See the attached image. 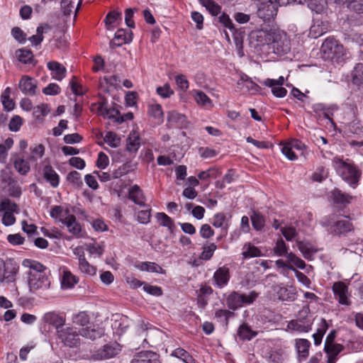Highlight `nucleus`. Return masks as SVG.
<instances>
[{
	"instance_id": "1",
	"label": "nucleus",
	"mask_w": 363,
	"mask_h": 363,
	"mask_svg": "<svg viewBox=\"0 0 363 363\" xmlns=\"http://www.w3.org/2000/svg\"><path fill=\"white\" fill-rule=\"evenodd\" d=\"M333 167L341 178L353 189L359 184L362 176L361 169L351 160H343L339 157L333 160Z\"/></svg>"
},
{
	"instance_id": "2",
	"label": "nucleus",
	"mask_w": 363,
	"mask_h": 363,
	"mask_svg": "<svg viewBox=\"0 0 363 363\" xmlns=\"http://www.w3.org/2000/svg\"><path fill=\"white\" fill-rule=\"evenodd\" d=\"M323 57L335 62L344 61L346 52L342 44L334 38H328L321 46Z\"/></svg>"
},
{
	"instance_id": "3",
	"label": "nucleus",
	"mask_w": 363,
	"mask_h": 363,
	"mask_svg": "<svg viewBox=\"0 0 363 363\" xmlns=\"http://www.w3.org/2000/svg\"><path fill=\"white\" fill-rule=\"evenodd\" d=\"M258 295L255 291H251L247 294L232 291L228 294H225L224 296L227 307L234 312L245 305L252 304L257 299Z\"/></svg>"
},
{
	"instance_id": "4",
	"label": "nucleus",
	"mask_w": 363,
	"mask_h": 363,
	"mask_svg": "<svg viewBox=\"0 0 363 363\" xmlns=\"http://www.w3.org/2000/svg\"><path fill=\"white\" fill-rule=\"evenodd\" d=\"M268 49L278 55L289 53L291 50V40L287 34L282 30L274 29Z\"/></svg>"
},
{
	"instance_id": "5",
	"label": "nucleus",
	"mask_w": 363,
	"mask_h": 363,
	"mask_svg": "<svg viewBox=\"0 0 363 363\" xmlns=\"http://www.w3.org/2000/svg\"><path fill=\"white\" fill-rule=\"evenodd\" d=\"M257 9V16L264 21H270L277 14L279 0H261Z\"/></svg>"
},
{
	"instance_id": "6",
	"label": "nucleus",
	"mask_w": 363,
	"mask_h": 363,
	"mask_svg": "<svg viewBox=\"0 0 363 363\" xmlns=\"http://www.w3.org/2000/svg\"><path fill=\"white\" fill-rule=\"evenodd\" d=\"M79 333L76 328L67 327L58 329L57 336L59 340L65 345L69 347H74L79 345Z\"/></svg>"
},
{
	"instance_id": "7",
	"label": "nucleus",
	"mask_w": 363,
	"mask_h": 363,
	"mask_svg": "<svg viewBox=\"0 0 363 363\" xmlns=\"http://www.w3.org/2000/svg\"><path fill=\"white\" fill-rule=\"evenodd\" d=\"M279 300L282 301H294L297 298L296 288L293 285H283L282 284L274 287Z\"/></svg>"
},
{
	"instance_id": "8",
	"label": "nucleus",
	"mask_w": 363,
	"mask_h": 363,
	"mask_svg": "<svg viewBox=\"0 0 363 363\" xmlns=\"http://www.w3.org/2000/svg\"><path fill=\"white\" fill-rule=\"evenodd\" d=\"M230 279V272L227 265L219 267L215 271L212 278L213 284L218 289H223L226 286Z\"/></svg>"
},
{
	"instance_id": "9",
	"label": "nucleus",
	"mask_w": 363,
	"mask_h": 363,
	"mask_svg": "<svg viewBox=\"0 0 363 363\" xmlns=\"http://www.w3.org/2000/svg\"><path fill=\"white\" fill-rule=\"evenodd\" d=\"M19 270L18 263L13 259H8L4 261V267L2 272V282L12 283L16 281V277Z\"/></svg>"
},
{
	"instance_id": "10",
	"label": "nucleus",
	"mask_w": 363,
	"mask_h": 363,
	"mask_svg": "<svg viewBox=\"0 0 363 363\" xmlns=\"http://www.w3.org/2000/svg\"><path fill=\"white\" fill-rule=\"evenodd\" d=\"M333 292L338 303L341 305L349 306L351 301L349 299L348 286L342 281H336L332 286Z\"/></svg>"
},
{
	"instance_id": "11",
	"label": "nucleus",
	"mask_w": 363,
	"mask_h": 363,
	"mask_svg": "<svg viewBox=\"0 0 363 363\" xmlns=\"http://www.w3.org/2000/svg\"><path fill=\"white\" fill-rule=\"evenodd\" d=\"M332 233L339 236L346 235L347 233L354 232V227L352 222L348 219V216L337 220L330 226Z\"/></svg>"
},
{
	"instance_id": "12",
	"label": "nucleus",
	"mask_w": 363,
	"mask_h": 363,
	"mask_svg": "<svg viewBox=\"0 0 363 363\" xmlns=\"http://www.w3.org/2000/svg\"><path fill=\"white\" fill-rule=\"evenodd\" d=\"M353 199H354V196L342 192L337 188H335L330 192V201L337 207L345 208L348 204L351 203Z\"/></svg>"
},
{
	"instance_id": "13",
	"label": "nucleus",
	"mask_w": 363,
	"mask_h": 363,
	"mask_svg": "<svg viewBox=\"0 0 363 363\" xmlns=\"http://www.w3.org/2000/svg\"><path fill=\"white\" fill-rule=\"evenodd\" d=\"M50 282L45 274H28V286L31 291L46 289Z\"/></svg>"
},
{
	"instance_id": "14",
	"label": "nucleus",
	"mask_w": 363,
	"mask_h": 363,
	"mask_svg": "<svg viewBox=\"0 0 363 363\" xmlns=\"http://www.w3.org/2000/svg\"><path fill=\"white\" fill-rule=\"evenodd\" d=\"M274 29L252 30L250 34L251 43H256V45H267L269 47Z\"/></svg>"
},
{
	"instance_id": "15",
	"label": "nucleus",
	"mask_w": 363,
	"mask_h": 363,
	"mask_svg": "<svg viewBox=\"0 0 363 363\" xmlns=\"http://www.w3.org/2000/svg\"><path fill=\"white\" fill-rule=\"evenodd\" d=\"M120 351L121 347L118 343L110 342L98 350L94 354V357L97 359H109L118 354Z\"/></svg>"
},
{
	"instance_id": "16",
	"label": "nucleus",
	"mask_w": 363,
	"mask_h": 363,
	"mask_svg": "<svg viewBox=\"0 0 363 363\" xmlns=\"http://www.w3.org/2000/svg\"><path fill=\"white\" fill-rule=\"evenodd\" d=\"M39 173L52 188H57L60 184V176L50 164H44Z\"/></svg>"
},
{
	"instance_id": "17",
	"label": "nucleus",
	"mask_w": 363,
	"mask_h": 363,
	"mask_svg": "<svg viewBox=\"0 0 363 363\" xmlns=\"http://www.w3.org/2000/svg\"><path fill=\"white\" fill-rule=\"evenodd\" d=\"M133 40L132 31H127L125 29L120 28L115 33L114 38L111 40L109 45L111 49L121 47L124 44L130 43Z\"/></svg>"
},
{
	"instance_id": "18",
	"label": "nucleus",
	"mask_w": 363,
	"mask_h": 363,
	"mask_svg": "<svg viewBox=\"0 0 363 363\" xmlns=\"http://www.w3.org/2000/svg\"><path fill=\"white\" fill-rule=\"evenodd\" d=\"M63 225L67 228L69 233L76 238H81L84 237L82 227L77 220L76 216L74 214L64 218Z\"/></svg>"
},
{
	"instance_id": "19",
	"label": "nucleus",
	"mask_w": 363,
	"mask_h": 363,
	"mask_svg": "<svg viewBox=\"0 0 363 363\" xmlns=\"http://www.w3.org/2000/svg\"><path fill=\"white\" fill-rule=\"evenodd\" d=\"M131 363H158V355L152 351H143L136 353Z\"/></svg>"
},
{
	"instance_id": "20",
	"label": "nucleus",
	"mask_w": 363,
	"mask_h": 363,
	"mask_svg": "<svg viewBox=\"0 0 363 363\" xmlns=\"http://www.w3.org/2000/svg\"><path fill=\"white\" fill-rule=\"evenodd\" d=\"M43 320L45 323L53 325L57 329V333H58V329L63 328L65 323V316L55 312L46 313L44 315Z\"/></svg>"
},
{
	"instance_id": "21",
	"label": "nucleus",
	"mask_w": 363,
	"mask_h": 363,
	"mask_svg": "<svg viewBox=\"0 0 363 363\" xmlns=\"http://www.w3.org/2000/svg\"><path fill=\"white\" fill-rule=\"evenodd\" d=\"M167 121L172 127L175 128H182L187 125L186 116L174 111L169 112Z\"/></svg>"
},
{
	"instance_id": "22",
	"label": "nucleus",
	"mask_w": 363,
	"mask_h": 363,
	"mask_svg": "<svg viewBox=\"0 0 363 363\" xmlns=\"http://www.w3.org/2000/svg\"><path fill=\"white\" fill-rule=\"evenodd\" d=\"M48 68L52 72V77L57 81L62 80L67 73L66 68L57 61H50L47 64Z\"/></svg>"
},
{
	"instance_id": "23",
	"label": "nucleus",
	"mask_w": 363,
	"mask_h": 363,
	"mask_svg": "<svg viewBox=\"0 0 363 363\" xmlns=\"http://www.w3.org/2000/svg\"><path fill=\"white\" fill-rule=\"evenodd\" d=\"M128 199L140 206H146V199L144 193L137 184L133 186L129 189Z\"/></svg>"
},
{
	"instance_id": "24",
	"label": "nucleus",
	"mask_w": 363,
	"mask_h": 363,
	"mask_svg": "<svg viewBox=\"0 0 363 363\" xmlns=\"http://www.w3.org/2000/svg\"><path fill=\"white\" fill-rule=\"evenodd\" d=\"M106 101H102L99 104L98 113L99 115L107 117L108 118L113 119L116 123L117 118L120 116V111L116 107L108 108L106 106Z\"/></svg>"
},
{
	"instance_id": "25",
	"label": "nucleus",
	"mask_w": 363,
	"mask_h": 363,
	"mask_svg": "<svg viewBox=\"0 0 363 363\" xmlns=\"http://www.w3.org/2000/svg\"><path fill=\"white\" fill-rule=\"evenodd\" d=\"M121 22L122 13L116 10L109 11L104 19V23L108 30L116 28Z\"/></svg>"
},
{
	"instance_id": "26",
	"label": "nucleus",
	"mask_w": 363,
	"mask_h": 363,
	"mask_svg": "<svg viewBox=\"0 0 363 363\" xmlns=\"http://www.w3.org/2000/svg\"><path fill=\"white\" fill-rule=\"evenodd\" d=\"M296 349L298 352L299 361H303L307 359L309 354V348L311 342L306 339H297L296 340Z\"/></svg>"
},
{
	"instance_id": "27",
	"label": "nucleus",
	"mask_w": 363,
	"mask_h": 363,
	"mask_svg": "<svg viewBox=\"0 0 363 363\" xmlns=\"http://www.w3.org/2000/svg\"><path fill=\"white\" fill-rule=\"evenodd\" d=\"M213 23L216 26L220 25L225 29H228L232 33H235L236 28L229 15L225 12H221L217 17L213 18Z\"/></svg>"
},
{
	"instance_id": "28",
	"label": "nucleus",
	"mask_w": 363,
	"mask_h": 363,
	"mask_svg": "<svg viewBox=\"0 0 363 363\" xmlns=\"http://www.w3.org/2000/svg\"><path fill=\"white\" fill-rule=\"evenodd\" d=\"M36 87L33 79L28 76H23L19 82L20 89L26 94L35 95Z\"/></svg>"
},
{
	"instance_id": "29",
	"label": "nucleus",
	"mask_w": 363,
	"mask_h": 363,
	"mask_svg": "<svg viewBox=\"0 0 363 363\" xmlns=\"http://www.w3.org/2000/svg\"><path fill=\"white\" fill-rule=\"evenodd\" d=\"M68 208H64L61 206H54L50 210V216L57 222L63 224V219L71 216Z\"/></svg>"
},
{
	"instance_id": "30",
	"label": "nucleus",
	"mask_w": 363,
	"mask_h": 363,
	"mask_svg": "<svg viewBox=\"0 0 363 363\" xmlns=\"http://www.w3.org/2000/svg\"><path fill=\"white\" fill-rule=\"evenodd\" d=\"M206 11L215 18L222 12V6L213 0H199Z\"/></svg>"
},
{
	"instance_id": "31",
	"label": "nucleus",
	"mask_w": 363,
	"mask_h": 363,
	"mask_svg": "<svg viewBox=\"0 0 363 363\" xmlns=\"http://www.w3.org/2000/svg\"><path fill=\"white\" fill-rule=\"evenodd\" d=\"M23 265L30 269L28 274H45L44 272L46 269V267L43 264L33 259H24Z\"/></svg>"
},
{
	"instance_id": "32",
	"label": "nucleus",
	"mask_w": 363,
	"mask_h": 363,
	"mask_svg": "<svg viewBox=\"0 0 363 363\" xmlns=\"http://www.w3.org/2000/svg\"><path fill=\"white\" fill-rule=\"evenodd\" d=\"M79 333L81 336L91 340H94L99 337H101L104 334L102 329L99 328H95L94 326L93 328H83L79 330Z\"/></svg>"
},
{
	"instance_id": "33",
	"label": "nucleus",
	"mask_w": 363,
	"mask_h": 363,
	"mask_svg": "<svg viewBox=\"0 0 363 363\" xmlns=\"http://www.w3.org/2000/svg\"><path fill=\"white\" fill-rule=\"evenodd\" d=\"M79 282V278L72 274L69 271H64L61 280L63 289H71Z\"/></svg>"
},
{
	"instance_id": "34",
	"label": "nucleus",
	"mask_w": 363,
	"mask_h": 363,
	"mask_svg": "<svg viewBox=\"0 0 363 363\" xmlns=\"http://www.w3.org/2000/svg\"><path fill=\"white\" fill-rule=\"evenodd\" d=\"M155 217L160 225L167 227L171 233L174 232L175 225L172 218L164 213H157Z\"/></svg>"
},
{
	"instance_id": "35",
	"label": "nucleus",
	"mask_w": 363,
	"mask_h": 363,
	"mask_svg": "<svg viewBox=\"0 0 363 363\" xmlns=\"http://www.w3.org/2000/svg\"><path fill=\"white\" fill-rule=\"evenodd\" d=\"M288 327L293 330L299 333H307L311 330V323L310 321L301 322L298 320H292L289 323Z\"/></svg>"
},
{
	"instance_id": "36",
	"label": "nucleus",
	"mask_w": 363,
	"mask_h": 363,
	"mask_svg": "<svg viewBox=\"0 0 363 363\" xmlns=\"http://www.w3.org/2000/svg\"><path fill=\"white\" fill-rule=\"evenodd\" d=\"M171 356L181 359L184 363L196 362V359L189 354V352L181 347L174 350L171 353Z\"/></svg>"
},
{
	"instance_id": "37",
	"label": "nucleus",
	"mask_w": 363,
	"mask_h": 363,
	"mask_svg": "<svg viewBox=\"0 0 363 363\" xmlns=\"http://www.w3.org/2000/svg\"><path fill=\"white\" fill-rule=\"evenodd\" d=\"M242 255L244 259L257 257L262 255L260 250L250 242L245 243L242 248Z\"/></svg>"
},
{
	"instance_id": "38",
	"label": "nucleus",
	"mask_w": 363,
	"mask_h": 363,
	"mask_svg": "<svg viewBox=\"0 0 363 363\" xmlns=\"http://www.w3.org/2000/svg\"><path fill=\"white\" fill-rule=\"evenodd\" d=\"M137 267L141 271L155 272L158 274H165V270L155 262H143L137 265Z\"/></svg>"
},
{
	"instance_id": "39",
	"label": "nucleus",
	"mask_w": 363,
	"mask_h": 363,
	"mask_svg": "<svg viewBox=\"0 0 363 363\" xmlns=\"http://www.w3.org/2000/svg\"><path fill=\"white\" fill-rule=\"evenodd\" d=\"M352 82L354 84L363 86V63H357L352 72Z\"/></svg>"
},
{
	"instance_id": "40",
	"label": "nucleus",
	"mask_w": 363,
	"mask_h": 363,
	"mask_svg": "<svg viewBox=\"0 0 363 363\" xmlns=\"http://www.w3.org/2000/svg\"><path fill=\"white\" fill-rule=\"evenodd\" d=\"M298 247L306 259H312L317 250L308 242H298Z\"/></svg>"
},
{
	"instance_id": "41",
	"label": "nucleus",
	"mask_w": 363,
	"mask_h": 363,
	"mask_svg": "<svg viewBox=\"0 0 363 363\" xmlns=\"http://www.w3.org/2000/svg\"><path fill=\"white\" fill-rule=\"evenodd\" d=\"M194 97L197 104L201 106L206 108H211L213 106L211 99L202 91H194Z\"/></svg>"
},
{
	"instance_id": "42",
	"label": "nucleus",
	"mask_w": 363,
	"mask_h": 363,
	"mask_svg": "<svg viewBox=\"0 0 363 363\" xmlns=\"http://www.w3.org/2000/svg\"><path fill=\"white\" fill-rule=\"evenodd\" d=\"M257 333L253 331L250 326L247 324H242L238 330V335L240 340H250L252 338L255 337Z\"/></svg>"
},
{
	"instance_id": "43",
	"label": "nucleus",
	"mask_w": 363,
	"mask_h": 363,
	"mask_svg": "<svg viewBox=\"0 0 363 363\" xmlns=\"http://www.w3.org/2000/svg\"><path fill=\"white\" fill-rule=\"evenodd\" d=\"M235 316V313L230 309H218L215 311V318L228 326L229 319Z\"/></svg>"
},
{
	"instance_id": "44",
	"label": "nucleus",
	"mask_w": 363,
	"mask_h": 363,
	"mask_svg": "<svg viewBox=\"0 0 363 363\" xmlns=\"http://www.w3.org/2000/svg\"><path fill=\"white\" fill-rule=\"evenodd\" d=\"M13 167L21 175H26L30 169L29 162L27 160L20 157L16 158L13 161Z\"/></svg>"
},
{
	"instance_id": "45",
	"label": "nucleus",
	"mask_w": 363,
	"mask_h": 363,
	"mask_svg": "<svg viewBox=\"0 0 363 363\" xmlns=\"http://www.w3.org/2000/svg\"><path fill=\"white\" fill-rule=\"evenodd\" d=\"M202 249L203 251L200 254L199 258L203 260H209L212 258L217 246L215 243L206 242L203 245Z\"/></svg>"
},
{
	"instance_id": "46",
	"label": "nucleus",
	"mask_w": 363,
	"mask_h": 363,
	"mask_svg": "<svg viewBox=\"0 0 363 363\" xmlns=\"http://www.w3.org/2000/svg\"><path fill=\"white\" fill-rule=\"evenodd\" d=\"M226 220V216L224 213H218L213 216L212 225L215 228H221L222 230L224 231V235L227 234L228 225H225Z\"/></svg>"
},
{
	"instance_id": "47",
	"label": "nucleus",
	"mask_w": 363,
	"mask_h": 363,
	"mask_svg": "<svg viewBox=\"0 0 363 363\" xmlns=\"http://www.w3.org/2000/svg\"><path fill=\"white\" fill-rule=\"evenodd\" d=\"M250 219L252 227L255 230L260 231L264 228L265 219L261 213L253 211L252 215L250 216Z\"/></svg>"
},
{
	"instance_id": "48",
	"label": "nucleus",
	"mask_w": 363,
	"mask_h": 363,
	"mask_svg": "<svg viewBox=\"0 0 363 363\" xmlns=\"http://www.w3.org/2000/svg\"><path fill=\"white\" fill-rule=\"evenodd\" d=\"M18 60L23 64H31L34 60V55L30 50L20 49L16 51Z\"/></svg>"
},
{
	"instance_id": "49",
	"label": "nucleus",
	"mask_w": 363,
	"mask_h": 363,
	"mask_svg": "<svg viewBox=\"0 0 363 363\" xmlns=\"http://www.w3.org/2000/svg\"><path fill=\"white\" fill-rule=\"evenodd\" d=\"M50 111V108L47 104H41L33 108V116L37 120H42Z\"/></svg>"
},
{
	"instance_id": "50",
	"label": "nucleus",
	"mask_w": 363,
	"mask_h": 363,
	"mask_svg": "<svg viewBox=\"0 0 363 363\" xmlns=\"http://www.w3.org/2000/svg\"><path fill=\"white\" fill-rule=\"evenodd\" d=\"M79 269L82 273L89 276H94L96 272V268L91 265L86 259L79 262Z\"/></svg>"
},
{
	"instance_id": "51",
	"label": "nucleus",
	"mask_w": 363,
	"mask_h": 363,
	"mask_svg": "<svg viewBox=\"0 0 363 363\" xmlns=\"http://www.w3.org/2000/svg\"><path fill=\"white\" fill-rule=\"evenodd\" d=\"M140 147L139 137L135 134H130L127 139L126 150L130 152H135Z\"/></svg>"
},
{
	"instance_id": "52",
	"label": "nucleus",
	"mask_w": 363,
	"mask_h": 363,
	"mask_svg": "<svg viewBox=\"0 0 363 363\" xmlns=\"http://www.w3.org/2000/svg\"><path fill=\"white\" fill-rule=\"evenodd\" d=\"M104 140L111 147H117L121 143V138L118 137L116 133L112 131H108L106 133Z\"/></svg>"
},
{
	"instance_id": "53",
	"label": "nucleus",
	"mask_w": 363,
	"mask_h": 363,
	"mask_svg": "<svg viewBox=\"0 0 363 363\" xmlns=\"http://www.w3.org/2000/svg\"><path fill=\"white\" fill-rule=\"evenodd\" d=\"M344 350V346L338 343L324 345V351L328 355L337 356Z\"/></svg>"
},
{
	"instance_id": "54",
	"label": "nucleus",
	"mask_w": 363,
	"mask_h": 363,
	"mask_svg": "<svg viewBox=\"0 0 363 363\" xmlns=\"http://www.w3.org/2000/svg\"><path fill=\"white\" fill-rule=\"evenodd\" d=\"M132 171V167L130 162H126L114 170L112 173L113 179H118Z\"/></svg>"
},
{
	"instance_id": "55",
	"label": "nucleus",
	"mask_w": 363,
	"mask_h": 363,
	"mask_svg": "<svg viewBox=\"0 0 363 363\" xmlns=\"http://www.w3.org/2000/svg\"><path fill=\"white\" fill-rule=\"evenodd\" d=\"M146 206L147 208L145 210L138 211L137 216L138 221L143 224H147L150 222L151 208L148 206Z\"/></svg>"
},
{
	"instance_id": "56",
	"label": "nucleus",
	"mask_w": 363,
	"mask_h": 363,
	"mask_svg": "<svg viewBox=\"0 0 363 363\" xmlns=\"http://www.w3.org/2000/svg\"><path fill=\"white\" fill-rule=\"evenodd\" d=\"M328 170L325 167L320 166L318 167L312 175L313 181L321 182L328 177Z\"/></svg>"
},
{
	"instance_id": "57",
	"label": "nucleus",
	"mask_w": 363,
	"mask_h": 363,
	"mask_svg": "<svg viewBox=\"0 0 363 363\" xmlns=\"http://www.w3.org/2000/svg\"><path fill=\"white\" fill-rule=\"evenodd\" d=\"M67 180L77 186H81L83 184L81 174L77 171L70 172L67 176Z\"/></svg>"
},
{
	"instance_id": "58",
	"label": "nucleus",
	"mask_w": 363,
	"mask_h": 363,
	"mask_svg": "<svg viewBox=\"0 0 363 363\" xmlns=\"http://www.w3.org/2000/svg\"><path fill=\"white\" fill-rule=\"evenodd\" d=\"M0 206L2 210L10 211L11 213H18V206L14 202H12L9 199H4L1 201Z\"/></svg>"
},
{
	"instance_id": "59",
	"label": "nucleus",
	"mask_w": 363,
	"mask_h": 363,
	"mask_svg": "<svg viewBox=\"0 0 363 363\" xmlns=\"http://www.w3.org/2000/svg\"><path fill=\"white\" fill-rule=\"evenodd\" d=\"M73 323L81 326H85L89 323V316L86 312H80L74 316Z\"/></svg>"
},
{
	"instance_id": "60",
	"label": "nucleus",
	"mask_w": 363,
	"mask_h": 363,
	"mask_svg": "<svg viewBox=\"0 0 363 363\" xmlns=\"http://www.w3.org/2000/svg\"><path fill=\"white\" fill-rule=\"evenodd\" d=\"M149 115L156 119H161L163 117V111L161 105L152 104L149 106Z\"/></svg>"
},
{
	"instance_id": "61",
	"label": "nucleus",
	"mask_w": 363,
	"mask_h": 363,
	"mask_svg": "<svg viewBox=\"0 0 363 363\" xmlns=\"http://www.w3.org/2000/svg\"><path fill=\"white\" fill-rule=\"evenodd\" d=\"M156 91L157 94L164 99L169 98L174 94V91L167 83L162 86H158Z\"/></svg>"
},
{
	"instance_id": "62",
	"label": "nucleus",
	"mask_w": 363,
	"mask_h": 363,
	"mask_svg": "<svg viewBox=\"0 0 363 363\" xmlns=\"http://www.w3.org/2000/svg\"><path fill=\"white\" fill-rule=\"evenodd\" d=\"M289 269L295 271L296 277L299 282L308 288L310 287L311 281L306 274H304L303 272L296 270L293 267H289Z\"/></svg>"
},
{
	"instance_id": "63",
	"label": "nucleus",
	"mask_w": 363,
	"mask_h": 363,
	"mask_svg": "<svg viewBox=\"0 0 363 363\" xmlns=\"http://www.w3.org/2000/svg\"><path fill=\"white\" fill-rule=\"evenodd\" d=\"M135 10V9L129 8L125 11V22L127 26L130 28H134L135 26L133 20V15Z\"/></svg>"
},
{
	"instance_id": "64",
	"label": "nucleus",
	"mask_w": 363,
	"mask_h": 363,
	"mask_svg": "<svg viewBox=\"0 0 363 363\" xmlns=\"http://www.w3.org/2000/svg\"><path fill=\"white\" fill-rule=\"evenodd\" d=\"M22 123H23L22 118L20 117L19 116H15L11 118V119L9 122V130L11 131H14V132L18 131L21 128Z\"/></svg>"
}]
</instances>
